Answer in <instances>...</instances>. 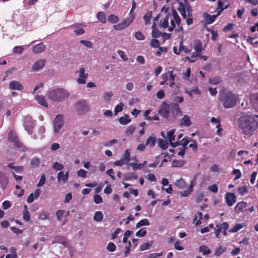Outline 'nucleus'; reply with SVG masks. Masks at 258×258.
<instances>
[{
  "instance_id": "2",
  "label": "nucleus",
  "mask_w": 258,
  "mask_h": 258,
  "mask_svg": "<svg viewBox=\"0 0 258 258\" xmlns=\"http://www.w3.org/2000/svg\"><path fill=\"white\" fill-rule=\"evenodd\" d=\"M69 95L68 91L63 88L53 89L47 93V96L49 100L57 103L64 101Z\"/></svg>"
},
{
  "instance_id": "38",
  "label": "nucleus",
  "mask_w": 258,
  "mask_h": 258,
  "mask_svg": "<svg viewBox=\"0 0 258 258\" xmlns=\"http://www.w3.org/2000/svg\"><path fill=\"white\" fill-rule=\"evenodd\" d=\"M175 185L179 188H183L186 186V182L183 179L180 178L175 182Z\"/></svg>"
},
{
  "instance_id": "63",
  "label": "nucleus",
  "mask_w": 258,
  "mask_h": 258,
  "mask_svg": "<svg viewBox=\"0 0 258 258\" xmlns=\"http://www.w3.org/2000/svg\"><path fill=\"white\" fill-rule=\"evenodd\" d=\"M64 213H65L64 210H58L56 213V216L57 219L58 220H61Z\"/></svg>"
},
{
  "instance_id": "21",
  "label": "nucleus",
  "mask_w": 258,
  "mask_h": 258,
  "mask_svg": "<svg viewBox=\"0 0 258 258\" xmlns=\"http://www.w3.org/2000/svg\"><path fill=\"white\" fill-rule=\"evenodd\" d=\"M203 16L206 24L213 23L216 18V15H210L207 13H204Z\"/></svg>"
},
{
  "instance_id": "41",
  "label": "nucleus",
  "mask_w": 258,
  "mask_h": 258,
  "mask_svg": "<svg viewBox=\"0 0 258 258\" xmlns=\"http://www.w3.org/2000/svg\"><path fill=\"white\" fill-rule=\"evenodd\" d=\"M108 21L112 24H115L119 21V18L113 14L110 15L108 18Z\"/></svg>"
},
{
  "instance_id": "60",
  "label": "nucleus",
  "mask_w": 258,
  "mask_h": 258,
  "mask_svg": "<svg viewBox=\"0 0 258 258\" xmlns=\"http://www.w3.org/2000/svg\"><path fill=\"white\" fill-rule=\"evenodd\" d=\"M93 199H94V202L97 204H101L103 202L102 198L99 195H97V194L95 195L94 196Z\"/></svg>"
},
{
  "instance_id": "4",
  "label": "nucleus",
  "mask_w": 258,
  "mask_h": 258,
  "mask_svg": "<svg viewBox=\"0 0 258 258\" xmlns=\"http://www.w3.org/2000/svg\"><path fill=\"white\" fill-rule=\"evenodd\" d=\"M237 97L232 92L228 91L220 94L219 99L226 108L234 107L237 101Z\"/></svg>"
},
{
  "instance_id": "36",
  "label": "nucleus",
  "mask_w": 258,
  "mask_h": 258,
  "mask_svg": "<svg viewBox=\"0 0 258 258\" xmlns=\"http://www.w3.org/2000/svg\"><path fill=\"white\" fill-rule=\"evenodd\" d=\"M103 215L102 212L101 211H97L95 213L93 219L96 222H100L103 219Z\"/></svg>"
},
{
  "instance_id": "58",
  "label": "nucleus",
  "mask_w": 258,
  "mask_h": 258,
  "mask_svg": "<svg viewBox=\"0 0 258 258\" xmlns=\"http://www.w3.org/2000/svg\"><path fill=\"white\" fill-rule=\"evenodd\" d=\"M135 37L138 40H143L145 38L144 34L140 31H137L135 33Z\"/></svg>"
},
{
  "instance_id": "42",
  "label": "nucleus",
  "mask_w": 258,
  "mask_h": 258,
  "mask_svg": "<svg viewBox=\"0 0 258 258\" xmlns=\"http://www.w3.org/2000/svg\"><path fill=\"white\" fill-rule=\"evenodd\" d=\"M199 56H200V54L196 53L192 54L191 57L186 56L185 59L187 60L189 62H194Z\"/></svg>"
},
{
  "instance_id": "20",
  "label": "nucleus",
  "mask_w": 258,
  "mask_h": 258,
  "mask_svg": "<svg viewBox=\"0 0 258 258\" xmlns=\"http://www.w3.org/2000/svg\"><path fill=\"white\" fill-rule=\"evenodd\" d=\"M45 45L43 43H40L35 45L32 48V51L33 53L37 54L40 53L44 51L45 49Z\"/></svg>"
},
{
  "instance_id": "7",
  "label": "nucleus",
  "mask_w": 258,
  "mask_h": 258,
  "mask_svg": "<svg viewBox=\"0 0 258 258\" xmlns=\"http://www.w3.org/2000/svg\"><path fill=\"white\" fill-rule=\"evenodd\" d=\"M135 19L134 15H130L128 17L124 19L120 23L113 26L114 29L117 31H120L130 26Z\"/></svg>"
},
{
  "instance_id": "45",
  "label": "nucleus",
  "mask_w": 258,
  "mask_h": 258,
  "mask_svg": "<svg viewBox=\"0 0 258 258\" xmlns=\"http://www.w3.org/2000/svg\"><path fill=\"white\" fill-rule=\"evenodd\" d=\"M63 165L57 162H54L52 165V168L56 171H60L63 169Z\"/></svg>"
},
{
  "instance_id": "52",
  "label": "nucleus",
  "mask_w": 258,
  "mask_h": 258,
  "mask_svg": "<svg viewBox=\"0 0 258 258\" xmlns=\"http://www.w3.org/2000/svg\"><path fill=\"white\" fill-rule=\"evenodd\" d=\"M128 165L132 166L133 170H136L137 169H142L141 163H137L136 162H132L128 163Z\"/></svg>"
},
{
  "instance_id": "8",
  "label": "nucleus",
  "mask_w": 258,
  "mask_h": 258,
  "mask_svg": "<svg viewBox=\"0 0 258 258\" xmlns=\"http://www.w3.org/2000/svg\"><path fill=\"white\" fill-rule=\"evenodd\" d=\"M63 124V116L61 114L56 115L53 121V132L55 134H57Z\"/></svg>"
},
{
  "instance_id": "51",
  "label": "nucleus",
  "mask_w": 258,
  "mask_h": 258,
  "mask_svg": "<svg viewBox=\"0 0 258 258\" xmlns=\"http://www.w3.org/2000/svg\"><path fill=\"white\" fill-rule=\"evenodd\" d=\"M123 106L124 105L122 103H120L119 104H117L115 107L114 110L115 115H116L118 112H121L123 109Z\"/></svg>"
},
{
  "instance_id": "64",
  "label": "nucleus",
  "mask_w": 258,
  "mask_h": 258,
  "mask_svg": "<svg viewBox=\"0 0 258 258\" xmlns=\"http://www.w3.org/2000/svg\"><path fill=\"white\" fill-rule=\"evenodd\" d=\"M24 47L21 46H17L13 48V52L16 53L21 54L22 53Z\"/></svg>"
},
{
  "instance_id": "34",
  "label": "nucleus",
  "mask_w": 258,
  "mask_h": 258,
  "mask_svg": "<svg viewBox=\"0 0 258 258\" xmlns=\"http://www.w3.org/2000/svg\"><path fill=\"white\" fill-rule=\"evenodd\" d=\"M159 146L162 149H166L168 147V143L167 141L159 139L158 140Z\"/></svg>"
},
{
  "instance_id": "17",
  "label": "nucleus",
  "mask_w": 258,
  "mask_h": 258,
  "mask_svg": "<svg viewBox=\"0 0 258 258\" xmlns=\"http://www.w3.org/2000/svg\"><path fill=\"white\" fill-rule=\"evenodd\" d=\"M71 28L74 29V32L76 35H81L85 33V30L83 29L82 24L77 23L71 26Z\"/></svg>"
},
{
  "instance_id": "15",
  "label": "nucleus",
  "mask_w": 258,
  "mask_h": 258,
  "mask_svg": "<svg viewBox=\"0 0 258 258\" xmlns=\"http://www.w3.org/2000/svg\"><path fill=\"white\" fill-rule=\"evenodd\" d=\"M159 19V16L155 17L153 19V24L152 25V36L153 38H158L160 35H162V33L158 30L157 28V26L156 25V22Z\"/></svg>"
},
{
  "instance_id": "3",
  "label": "nucleus",
  "mask_w": 258,
  "mask_h": 258,
  "mask_svg": "<svg viewBox=\"0 0 258 258\" xmlns=\"http://www.w3.org/2000/svg\"><path fill=\"white\" fill-rule=\"evenodd\" d=\"M254 122V118L250 115H245L241 116L237 120V125L242 129L244 134L250 135L252 131L251 129V124Z\"/></svg>"
},
{
  "instance_id": "29",
  "label": "nucleus",
  "mask_w": 258,
  "mask_h": 258,
  "mask_svg": "<svg viewBox=\"0 0 258 258\" xmlns=\"http://www.w3.org/2000/svg\"><path fill=\"white\" fill-rule=\"evenodd\" d=\"M246 203L244 202H239L236 204L235 207V211L236 213H239L241 212L244 208L246 207Z\"/></svg>"
},
{
  "instance_id": "25",
  "label": "nucleus",
  "mask_w": 258,
  "mask_h": 258,
  "mask_svg": "<svg viewBox=\"0 0 258 258\" xmlns=\"http://www.w3.org/2000/svg\"><path fill=\"white\" fill-rule=\"evenodd\" d=\"M35 100L37 101V102L41 104V105L48 108V104L46 101V99L43 96H40L38 95H36L35 96Z\"/></svg>"
},
{
  "instance_id": "50",
  "label": "nucleus",
  "mask_w": 258,
  "mask_h": 258,
  "mask_svg": "<svg viewBox=\"0 0 258 258\" xmlns=\"http://www.w3.org/2000/svg\"><path fill=\"white\" fill-rule=\"evenodd\" d=\"M248 191L247 186L246 185H243L240 187L238 189V192L239 194L243 196L247 194Z\"/></svg>"
},
{
  "instance_id": "46",
  "label": "nucleus",
  "mask_w": 258,
  "mask_h": 258,
  "mask_svg": "<svg viewBox=\"0 0 258 258\" xmlns=\"http://www.w3.org/2000/svg\"><path fill=\"white\" fill-rule=\"evenodd\" d=\"M153 242L152 241L145 243L140 246V249L142 251L147 250L152 246Z\"/></svg>"
},
{
  "instance_id": "48",
  "label": "nucleus",
  "mask_w": 258,
  "mask_h": 258,
  "mask_svg": "<svg viewBox=\"0 0 258 258\" xmlns=\"http://www.w3.org/2000/svg\"><path fill=\"white\" fill-rule=\"evenodd\" d=\"M225 248L221 246L217 247L215 251V255L218 256H220L223 252L225 251Z\"/></svg>"
},
{
  "instance_id": "56",
  "label": "nucleus",
  "mask_w": 258,
  "mask_h": 258,
  "mask_svg": "<svg viewBox=\"0 0 258 258\" xmlns=\"http://www.w3.org/2000/svg\"><path fill=\"white\" fill-rule=\"evenodd\" d=\"M221 82V80L219 77H214L209 80V83L211 84L217 85Z\"/></svg>"
},
{
  "instance_id": "16",
  "label": "nucleus",
  "mask_w": 258,
  "mask_h": 258,
  "mask_svg": "<svg viewBox=\"0 0 258 258\" xmlns=\"http://www.w3.org/2000/svg\"><path fill=\"white\" fill-rule=\"evenodd\" d=\"M9 87L11 90L21 91L24 89L21 83L16 80L11 81L9 84Z\"/></svg>"
},
{
  "instance_id": "55",
  "label": "nucleus",
  "mask_w": 258,
  "mask_h": 258,
  "mask_svg": "<svg viewBox=\"0 0 258 258\" xmlns=\"http://www.w3.org/2000/svg\"><path fill=\"white\" fill-rule=\"evenodd\" d=\"M113 164L116 166H122L124 164H128V163L124 160L122 158H121L119 160L115 161Z\"/></svg>"
},
{
  "instance_id": "18",
  "label": "nucleus",
  "mask_w": 258,
  "mask_h": 258,
  "mask_svg": "<svg viewBox=\"0 0 258 258\" xmlns=\"http://www.w3.org/2000/svg\"><path fill=\"white\" fill-rule=\"evenodd\" d=\"M236 196L231 192H228L225 196V200L228 206H232L236 202Z\"/></svg>"
},
{
  "instance_id": "9",
  "label": "nucleus",
  "mask_w": 258,
  "mask_h": 258,
  "mask_svg": "<svg viewBox=\"0 0 258 258\" xmlns=\"http://www.w3.org/2000/svg\"><path fill=\"white\" fill-rule=\"evenodd\" d=\"M171 109V104L168 105L166 102H164L160 105L158 112L163 117L167 118L169 116Z\"/></svg>"
},
{
  "instance_id": "59",
  "label": "nucleus",
  "mask_w": 258,
  "mask_h": 258,
  "mask_svg": "<svg viewBox=\"0 0 258 258\" xmlns=\"http://www.w3.org/2000/svg\"><path fill=\"white\" fill-rule=\"evenodd\" d=\"M135 128V126L134 125H130L128 126L125 131V134L127 135H132L134 133Z\"/></svg>"
},
{
  "instance_id": "14",
  "label": "nucleus",
  "mask_w": 258,
  "mask_h": 258,
  "mask_svg": "<svg viewBox=\"0 0 258 258\" xmlns=\"http://www.w3.org/2000/svg\"><path fill=\"white\" fill-rule=\"evenodd\" d=\"M69 176V171H67L65 173L63 171H59L57 175V179L58 182L65 183L68 181Z\"/></svg>"
},
{
  "instance_id": "12",
  "label": "nucleus",
  "mask_w": 258,
  "mask_h": 258,
  "mask_svg": "<svg viewBox=\"0 0 258 258\" xmlns=\"http://www.w3.org/2000/svg\"><path fill=\"white\" fill-rule=\"evenodd\" d=\"M45 59H40L35 61L32 66V70L33 71L37 72L41 70L44 67Z\"/></svg>"
},
{
  "instance_id": "22",
  "label": "nucleus",
  "mask_w": 258,
  "mask_h": 258,
  "mask_svg": "<svg viewBox=\"0 0 258 258\" xmlns=\"http://www.w3.org/2000/svg\"><path fill=\"white\" fill-rule=\"evenodd\" d=\"M59 243L63 245L64 246L69 247L70 246L69 243L68 241L66 239V238L61 236H57L55 238V239L54 241L52 242V243Z\"/></svg>"
},
{
  "instance_id": "26",
  "label": "nucleus",
  "mask_w": 258,
  "mask_h": 258,
  "mask_svg": "<svg viewBox=\"0 0 258 258\" xmlns=\"http://www.w3.org/2000/svg\"><path fill=\"white\" fill-rule=\"evenodd\" d=\"M171 111L175 115H181L182 111L180 109L178 104L177 103H171Z\"/></svg>"
},
{
  "instance_id": "37",
  "label": "nucleus",
  "mask_w": 258,
  "mask_h": 258,
  "mask_svg": "<svg viewBox=\"0 0 258 258\" xmlns=\"http://www.w3.org/2000/svg\"><path fill=\"white\" fill-rule=\"evenodd\" d=\"M150 225V223L149 222V220L147 219H143L140 221L137 224H136V228H139L143 226H149Z\"/></svg>"
},
{
  "instance_id": "24",
  "label": "nucleus",
  "mask_w": 258,
  "mask_h": 258,
  "mask_svg": "<svg viewBox=\"0 0 258 258\" xmlns=\"http://www.w3.org/2000/svg\"><path fill=\"white\" fill-rule=\"evenodd\" d=\"M193 47L196 53L200 54L203 50V44L201 41L196 40L194 42Z\"/></svg>"
},
{
  "instance_id": "27",
  "label": "nucleus",
  "mask_w": 258,
  "mask_h": 258,
  "mask_svg": "<svg viewBox=\"0 0 258 258\" xmlns=\"http://www.w3.org/2000/svg\"><path fill=\"white\" fill-rule=\"evenodd\" d=\"M156 137L154 135L150 136L146 140V143L147 146L150 145L153 147L155 145L156 143Z\"/></svg>"
},
{
  "instance_id": "30",
  "label": "nucleus",
  "mask_w": 258,
  "mask_h": 258,
  "mask_svg": "<svg viewBox=\"0 0 258 258\" xmlns=\"http://www.w3.org/2000/svg\"><path fill=\"white\" fill-rule=\"evenodd\" d=\"M131 119L129 118V116L127 115H124L119 118V122L123 125H125L130 122Z\"/></svg>"
},
{
  "instance_id": "44",
  "label": "nucleus",
  "mask_w": 258,
  "mask_h": 258,
  "mask_svg": "<svg viewBox=\"0 0 258 258\" xmlns=\"http://www.w3.org/2000/svg\"><path fill=\"white\" fill-rule=\"evenodd\" d=\"M190 140L191 139L188 138H184L181 141H178L179 145H181L184 149L186 148V146L187 145L188 143L190 142Z\"/></svg>"
},
{
  "instance_id": "19",
  "label": "nucleus",
  "mask_w": 258,
  "mask_h": 258,
  "mask_svg": "<svg viewBox=\"0 0 258 258\" xmlns=\"http://www.w3.org/2000/svg\"><path fill=\"white\" fill-rule=\"evenodd\" d=\"M9 182V178L5 173L0 171V184L2 188H5Z\"/></svg>"
},
{
  "instance_id": "13",
  "label": "nucleus",
  "mask_w": 258,
  "mask_h": 258,
  "mask_svg": "<svg viewBox=\"0 0 258 258\" xmlns=\"http://www.w3.org/2000/svg\"><path fill=\"white\" fill-rule=\"evenodd\" d=\"M79 75L77 81L80 84H85L86 79L88 77V74L85 73V70L84 68H81L79 70Z\"/></svg>"
},
{
  "instance_id": "10",
  "label": "nucleus",
  "mask_w": 258,
  "mask_h": 258,
  "mask_svg": "<svg viewBox=\"0 0 258 258\" xmlns=\"http://www.w3.org/2000/svg\"><path fill=\"white\" fill-rule=\"evenodd\" d=\"M35 125V121L31 116L27 115L24 118V126L29 134H32V129Z\"/></svg>"
},
{
  "instance_id": "39",
  "label": "nucleus",
  "mask_w": 258,
  "mask_h": 258,
  "mask_svg": "<svg viewBox=\"0 0 258 258\" xmlns=\"http://www.w3.org/2000/svg\"><path fill=\"white\" fill-rule=\"evenodd\" d=\"M152 18V12H148L144 16L143 19L145 22V24L148 25L150 23L151 18Z\"/></svg>"
},
{
  "instance_id": "31",
  "label": "nucleus",
  "mask_w": 258,
  "mask_h": 258,
  "mask_svg": "<svg viewBox=\"0 0 258 258\" xmlns=\"http://www.w3.org/2000/svg\"><path fill=\"white\" fill-rule=\"evenodd\" d=\"M168 74L169 75V78L168 77V80L169 82V85L170 87H173L175 84L174 81L175 78V75H174L172 71L168 72Z\"/></svg>"
},
{
  "instance_id": "40",
  "label": "nucleus",
  "mask_w": 258,
  "mask_h": 258,
  "mask_svg": "<svg viewBox=\"0 0 258 258\" xmlns=\"http://www.w3.org/2000/svg\"><path fill=\"white\" fill-rule=\"evenodd\" d=\"M245 226L244 223L236 224L230 230L231 232H236Z\"/></svg>"
},
{
  "instance_id": "11",
  "label": "nucleus",
  "mask_w": 258,
  "mask_h": 258,
  "mask_svg": "<svg viewBox=\"0 0 258 258\" xmlns=\"http://www.w3.org/2000/svg\"><path fill=\"white\" fill-rule=\"evenodd\" d=\"M175 129L171 130L170 132L167 133V138L169 142L170 145L173 147L175 148L179 145V142H172L175 140V136L174 135Z\"/></svg>"
},
{
  "instance_id": "47",
  "label": "nucleus",
  "mask_w": 258,
  "mask_h": 258,
  "mask_svg": "<svg viewBox=\"0 0 258 258\" xmlns=\"http://www.w3.org/2000/svg\"><path fill=\"white\" fill-rule=\"evenodd\" d=\"M9 138L11 141L14 142L16 145L17 144V137L15 133L10 132L9 133Z\"/></svg>"
},
{
  "instance_id": "5",
  "label": "nucleus",
  "mask_w": 258,
  "mask_h": 258,
  "mask_svg": "<svg viewBox=\"0 0 258 258\" xmlns=\"http://www.w3.org/2000/svg\"><path fill=\"white\" fill-rule=\"evenodd\" d=\"M178 10L181 13L182 18L186 19L187 25H189L193 23V20L191 18V9L186 2H184L183 3H179Z\"/></svg>"
},
{
  "instance_id": "35",
  "label": "nucleus",
  "mask_w": 258,
  "mask_h": 258,
  "mask_svg": "<svg viewBox=\"0 0 258 258\" xmlns=\"http://www.w3.org/2000/svg\"><path fill=\"white\" fill-rule=\"evenodd\" d=\"M199 251L204 255H208L211 253V250L206 245H202L199 248Z\"/></svg>"
},
{
  "instance_id": "49",
  "label": "nucleus",
  "mask_w": 258,
  "mask_h": 258,
  "mask_svg": "<svg viewBox=\"0 0 258 258\" xmlns=\"http://www.w3.org/2000/svg\"><path fill=\"white\" fill-rule=\"evenodd\" d=\"M147 233L146 228H143L140 229L139 231H138L136 233V235L138 237H143Z\"/></svg>"
},
{
  "instance_id": "1",
  "label": "nucleus",
  "mask_w": 258,
  "mask_h": 258,
  "mask_svg": "<svg viewBox=\"0 0 258 258\" xmlns=\"http://www.w3.org/2000/svg\"><path fill=\"white\" fill-rule=\"evenodd\" d=\"M168 10V7L164 6L162 8L161 11L164 12L166 15L160 20L159 27L164 29H167V31L171 32L177 26L175 29L176 31H182L183 28L180 25L181 19L175 10H173L171 14H167Z\"/></svg>"
},
{
  "instance_id": "33",
  "label": "nucleus",
  "mask_w": 258,
  "mask_h": 258,
  "mask_svg": "<svg viewBox=\"0 0 258 258\" xmlns=\"http://www.w3.org/2000/svg\"><path fill=\"white\" fill-rule=\"evenodd\" d=\"M97 18L100 22L103 24L106 22V16L104 13L103 12H98L97 15Z\"/></svg>"
},
{
  "instance_id": "23",
  "label": "nucleus",
  "mask_w": 258,
  "mask_h": 258,
  "mask_svg": "<svg viewBox=\"0 0 258 258\" xmlns=\"http://www.w3.org/2000/svg\"><path fill=\"white\" fill-rule=\"evenodd\" d=\"M191 122L190 121V117L187 115H185L181 118L180 121V125L181 126H185L186 127L190 126Z\"/></svg>"
},
{
  "instance_id": "62",
  "label": "nucleus",
  "mask_w": 258,
  "mask_h": 258,
  "mask_svg": "<svg viewBox=\"0 0 258 258\" xmlns=\"http://www.w3.org/2000/svg\"><path fill=\"white\" fill-rule=\"evenodd\" d=\"M179 46L180 51H183L186 54L188 53L189 52H190V50L189 49H188L183 45L182 41H180Z\"/></svg>"
},
{
  "instance_id": "6",
  "label": "nucleus",
  "mask_w": 258,
  "mask_h": 258,
  "mask_svg": "<svg viewBox=\"0 0 258 258\" xmlns=\"http://www.w3.org/2000/svg\"><path fill=\"white\" fill-rule=\"evenodd\" d=\"M74 110L79 115H82L89 111V106L85 100H80L73 105Z\"/></svg>"
},
{
  "instance_id": "53",
  "label": "nucleus",
  "mask_w": 258,
  "mask_h": 258,
  "mask_svg": "<svg viewBox=\"0 0 258 258\" xmlns=\"http://www.w3.org/2000/svg\"><path fill=\"white\" fill-rule=\"evenodd\" d=\"M122 159L128 163L130 160V152L128 149L126 150L123 154Z\"/></svg>"
},
{
  "instance_id": "54",
  "label": "nucleus",
  "mask_w": 258,
  "mask_h": 258,
  "mask_svg": "<svg viewBox=\"0 0 258 258\" xmlns=\"http://www.w3.org/2000/svg\"><path fill=\"white\" fill-rule=\"evenodd\" d=\"M211 122L216 125V128L219 127L221 126L220 119L218 118L212 117L211 119Z\"/></svg>"
},
{
  "instance_id": "32",
  "label": "nucleus",
  "mask_w": 258,
  "mask_h": 258,
  "mask_svg": "<svg viewBox=\"0 0 258 258\" xmlns=\"http://www.w3.org/2000/svg\"><path fill=\"white\" fill-rule=\"evenodd\" d=\"M112 96L113 93L112 92H106L103 94V99L106 102L109 103L111 101Z\"/></svg>"
},
{
  "instance_id": "57",
  "label": "nucleus",
  "mask_w": 258,
  "mask_h": 258,
  "mask_svg": "<svg viewBox=\"0 0 258 258\" xmlns=\"http://www.w3.org/2000/svg\"><path fill=\"white\" fill-rule=\"evenodd\" d=\"M116 246L113 242H109L106 249L110 252L114 251L116 249Z\"/></svg>"
},
{
  "instance_id": "61",
  "label": "nucleus",
  "mask_w": 258,
  "mask_h": 258,
  "mask_svg": "<svg viewBox=\"0 0 258 258\" xmlns=\"http://www.w3.org/2000/svg\"><path fill=\"white\" fill-rule=\"evenodd\" d=\"M80 42L89 48H91L93 46V43L90 41L82 40Z\"/></svg>"
},
{
  "instance_id": "43",
  "label": "nucleus",
  "mask_w": 258,
  "mask_h": 258,
  "mask_svg": "<svg viewBox=\"0 0 258 258\" xmlns=\"http://www.w3.org/2000/svg\"><path fill=\"white\" fill-rule=\"evenodd\" d=\"M185 162L183 160H173L172 163V166L174 167H179L183 166Z\"/></svg>"
},
{
  "instance_id": "28",
  "label": "nucleus",
  "mask_w": 258,
  "mask_h": 258,
  "mask_svg": "<svg viewBox=\"0 0 258 258\" xmlns=\"http://www.w3.org/2000/svg\"><path fill=\"white\" fill-rule=\"evenodd\" d=\"M137 178V174L134 172L126 173L123 175V180H136Z\"/></svg>"
}]
</instances>
